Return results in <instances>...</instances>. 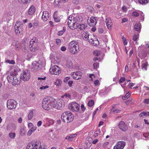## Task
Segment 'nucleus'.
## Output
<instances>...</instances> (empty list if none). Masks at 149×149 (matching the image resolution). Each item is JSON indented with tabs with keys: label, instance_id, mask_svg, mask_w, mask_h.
Instances as JSON below:
<instances>
[{
	"label": "nucleus",
	"instance_id": "11",
	"mask_svg": "<svg viewBox=\"0 0 149 149\" xmlns=\"http://www.w3.org/2000/svg\"><path fill=\"white\" fill-rule=\"evenodd\" d=\"M49 71L51 74L56 75H58L61 72L59 67L56 65L52 66L50 69Z\"/></svg>",
	"mask_w": 149,
	"mask_h": 149
},
{
	"label": "nucleus",
	"instance_id": "22",
	"mask_svg": "<svg viewBox=\"0 0 149 149\" xmlns=\"http://www.w3.org/2000/svg\"><path fill=\"white\" fill-rule=\"evenodd\" d=\"M106 24L108 28L111 29V26L112 25V22L111 19L109 17H107L106 21Z\"/></svg>",
	"mask_w": 149,
	"mask_h": 149
},
{
	"label": "nucleus",
	"instance_id": "34",
	"mask_svg": "<svg viewBox=\"0 0 149 149\" xmlns=\"http://www.w3.org/2000/svg\"><path fill=\"white\" fill-rule=\"evenodd\" d=\"M16 136L15 133L10 132L8 134L9 137L11 139H14Z\"/></svg>",
	"mask_w": 149,
	"mask_h": 149
},
{
	"label": "nucleus",
	"instance_id": "51",
	"mask_svg": "<svg viewBox=\"0 0 149 149\" xmlns=\"http://www.w3.org/2000/svg\"><path fill=\"white\" fill-rule=\"evenodd\" d=\"M125 80V77H121L119 81L120 83H123Z\"/></svg>",
	"mask_w": 149,
	"mask_h": 149
},
{
	"label": "nucleus",
	"instance_id": "64",
	"mask_svg": "<svg viewBox=\"0 0 149 149\" xmlns=\"http://www.w3.org/2000/svg\"><path fill=\"white\" fill-rule=\"evenodd\" d=\"M42 124V122L41 121H39L37 123V125L38 127H40Z\"/></svg>",
	"mask_w": 149,
	"mask_h": 149
},
{
	"label": "nucleus",
	"instance_id": "23",
	"mask_svg": "<svg viewBox=\"0 0 149 149\" xmlns=\"http://www.w3.org/2000/svg\"><path fill=\"white\" fill-rule=\"evenodd\" d=\"M36 8L33 5H32L29 8L28 12L29 15H33L35 13Z\"/></svg>",
	"mask_w": 149,
	"mask_h": 149
},
{
	"label": "nucleus",
	"instance_id": "62",
	"mask_svg": "<svg viewBox=\"0 0 149 149\" xmlns=\"http://www.w3.org/2000/svg\"><path fill=\"white\" fill-rule=\"evenodd\" d=\"M144 102L145 103L148 104L149 103V99H144Z\"/></svg>",
	"mask_w": 149,
	"mask_h": 149
},
{
	"label": "nucleus",
	"instance_id": "26",
	"mask_svg": "<svg viewBox=\"0 0 149 149\" xmlns=\"http://www.w3.org/2000/svg\"><path fill=\"white\" fill-rule=\"evenodd\" d=\"M77 134H71L67 136L65 138L66 139H68L70 141H72V139L76 136Z\"/></svg>",
	"mask_w": 149,
	"mask_h": 149
},
{
	"label": "nucleus",
	"instance_id": "48",
	"mask_svg": "<svg viewBox=\"0 0 149 149\" xmlns=\"http://www.w3.org/2000/svg\"><path fill=\"white\" fill-rule=\"evenodd\" d=\"M122 39L123 40V43L124 45H127V41L126 39L123 36L122 37Z\"/></svg>",
	"mask_w": 149,
	"mask_h": 149
},
{
	"label": "nucleus",
	"instance_id": "45",
	"mask_svg": "<svg viewBox=\"0 0 149 149\" xmlns=\"http://www.w3.org/2000/svg\"><path fill=\"white\" fill-rule=\"evenodd\" d=\"M70 95L68 93H66L62 96V97L63 98H65L66 99L69 98H70Z\"/></svg>",
	"mask_w": 149,
	"mask_h": 149
},
{
	"label": "nucleus",
	"instance_id": "59",
	"mask_svg": "<svg viewBox=\"0 0 149 149\" xmlns=\"http://www.w3.org/2000/svg\"><path fill=\"white\" fill-rule=\"evenodd\" d=\"M73 83V82L72 81H70L68 82V85L70 87H71L72 86Z\"/></svg>",
	"mask_w": 149,
	"mask_h": 149
},
{
	"label": "nucleus",
	"instance_id": "43",
	"mask_svg": "<svg viewBox=\"0 0 149 149\" xmlns=\"http://www.w3.org/2000/svg\"><path fill=\"white\" fill-rule=\"evenodd\" d=\"M6 63L12 64H14L15 63L14 61L13 60H6Z\"/></svg>",
	"mask_w": 149,
	"mask_h": 149
},
{
	"label": "nucleus",
	"instance_id": "32",
	"mask_svg": "<svg viewBox=\"0 0 149 149\" xmlns=\"http://www.w3.org/2000/svg\"><path fill=\"white\" fill-rule=\"evenodd\" d=\"M149 115V112L143 111L141 112L139 114V116L140 117H142L146 115L148 116Z\"/></svg>",
	"mask_w": 149,
	"mask_h": 149
},
{
	"label": "nucleus",
	"instance_id": "36",
	"mask_svg": "<svg viewBox=\"0 0 149 149\" xmlns=\"http://www.w3.org/2000/svg\"><path fill=\"white\" fill-rule=\"evenodd\" d=\"M17 74V72L15 71V70L14 69H11L10 72V75L13 76H15Z\"/></svg>",
	"mask_w": 149,
	"mask_h": 149
},
{
	"label": "nucleus",
	"instance_id": "8",
	"mask_svg": "<svg viewBox=\"0 0 149 149\" xmlns=\"http://www.w3.org/2000/svg\"><path fill=\"white\" fill-rule=\"evenodd\" d=\"M77 22L75 20L74 17L72 15H70L68 19V24L69 27L71 29L75 28V24Z\"/></svg>",
	"mask_w": 149,
	"mask_h": 149
},
{
	"label": "nucleus",
	"instance_id": "38",
	"mask_svg": "<svg viewBox=\"0 0 149 149\" xmlns=\"http://www.w3.org/2000/svg\"><path fill=\"white\" fill-rule=\"evenodd\" d=\"M47 146L43 144L41 145V142H40V144L38 149H47Z\"/></svg>",
	"mask_w": 149,
	"mask_h": 149
},
{
	"label": "nucleus",
	"instance_id": "2",
	"mask_svg": "<svg viewBox=\"0 0 149 149\" xmlns=\"http://www.w3.org/2000/svg\"><path fill=\"white\" fill-rule=\"evenodd\" d=\"M61 118L63 122L67 123H69L73 120L74 116L70 111H66L62 114Z\"/></svg>",
	"mask_w": 149,
	"mask_h": 149
},
{
	"label": "nucleus",
	"instance_id": "40",
	"mask_svg": "<svg viewBox=\"0 0 149 149\" xmlns=\"http://www.w3.org/2000/svg\"><path fill=\"white\" fill-rule=\"evenodd\" d=\"M56 45H57L58 46H59L61 45V41L60 39H56Z\"/></svg>",
	"mask_w": 149,
	"mask_h": 149
},
{
	"label": "nucleus",
	"instance_id": "5",
	"mask_svg": "<svg viewBox=\"0 0 149 149\" xmlns=\"http://www.w3.org/2000/svg\"><path fill=\"white\" fill-rule=\"evenodd\" d=\"M40 144L39 141H33L29 142L27 145L26 149H38Z\"/></svg>",
	"mask_w": 149,
	"mask_h": 149
},
{
	"label": "nucleus",
	"instance_id": "14",
	"mask_svg": "<svg viewBox=\"0 0 149 149\" xmlns=\"http://www.w3.org/2000/svg\"><path fill=\"white\" fill-rule=\"evenodd\" d=\"M71 74L74 79L76 80H79L81 78L82 73L80 71H77L72 72Z\"/></svg>",
	"mask_w": 149,
	"mask_h": 149
},
{
	"label": "nucleus",
	"instance_id": "7",
	"mask_svg": "<svg viewBox=\"0 0 149 149\" xmlns=\"http://www.w3.org/2000/svg\"><path fill=\"white\" fill-rule=\"evenodd\" d=\"M20 78L24 81H28L30 78V72L27 70H23L21 74Z\"/></svg>",
	"mask_w": 149,
	"mask_h": 149
},
{
	"label": "nucleus",
	"instance_id": "58",
	"mask_svg": "<svg viewBox=\"0 0 149 149\" xmlns=\"http://www.w3.org/2000/svg\"><path fill=\"white\" fill-rule=\"evenodd\" d=\"M49 87L48 86L46 85V86H42L40 87V89L41 90L45 89L47 88H48Z\"/></svg>",
	"mask_w": 149,
	"mask_h": 149
},
{
	"label": "nucleus",
	"instance_id": "17",
	"mask_svg": "<svg viewBox=\"0 0 149 149\" xmlns=\"http://www.w3.org/2000/svg\"><path fill=\"white\" fill-rule=\"evenodd\" d=\"M111 110L112 112L116 113H119L121 111L120 108L118 104H113Z\"/></svg>",
	"mask_w": 149,
	"mask_h": 149
},
{
	"label": "nucleus",
	"instance_id": "63",
	"mask_svg": "<svg viewBox=\"0 0 149 149\" xmlns=\"http://www.w3.org/2000/svg\"><path fill=\"white\" fill-rule=\"evenodd\" d=\"M64 33V31H60L58 32V34L59 36H61Z\"/></svg>",
	"mask_w": 149,
	"mask_h": 149
},
{
	"label": "nucleus",
	"instance_id": "47",
	"mask_svg": "<svg viewBox=\"0 0 149 149\" xmlns=\"http://www.w3.org/2000/svg\"><path fill=\"white\" fill-rule=\"evenodd\" d=\"M90 35L88 34V33H86L84 36V39L85 40H88Z\"/></svg>",
	"mask_w": 149,
	"mask_h": 149
},
{
	"label": "nucleus",
	"instance_id": "19",
	"mask_svg": "<svg viewBox=\"0 0 149 149\" xmlns=\"http://www.w3.org/2000/svg\"><path fill=\"white\" fill-rule=\"evenodd\" d=\"M49 17V13L47 11H44L43 12L42 16V19L44 21H47Z\"/></svg>",
	"mask_w": 149,
	"mask_h": 149
},
{
	"label": "nucleus",
	"instance_id": "18",
	"mask_svg": "<svg viewBox=\"0 0 149 149\" xmlns=\"http://www.w3.org/2000/svg\"><path fill=\"white\" fill-rule=\"evenodd\" d=\"M87 23L88 25L90 26H95L97 23L96 17H91L89 20L88 19Z\"/></svg>",
	"mask_w": 149,
	"mask_h": 149
},
{
	"label": "nucleus",
	"instance_id": "60",
	"mask_svg": "<svg viewBox=\"0 0 149 149\" xmlns=\"http://www.w3.org/2000/svg\"><path fill=\"white\" fill-rule=\"evenodd\" d=\"M100 133V132L97 131L94 132V136L95 137L97 136Z\"/></svg>",
	"mask_w": 149,
	"mask_h": 149
},
{
	"label": "nucleus",
	"instance_id": "31",
	"mask_svg": "<svg viewBox=\"0 0 149 149\" xmlns=\"http://www.w3.org/2000/svg\"><path fill=\"white\" fill-rule=\"evenodd\" d=\"M14 83L15 84H18L20 83V79L19 78H17V77L15 76V78H14L13 81Z\"/></svg>",
	"mask_w": 149,
	"mask_h": 149
},
{
	"label": "nucleus",
	"instance_id": "42",
	"mask_svg": "<svg viewBox=\"0 0 149 149\" xmlns=\"http://www.w3.org/2000/svg\"><path fill=\"white\" fill-rule=\"evenodd\" d=\"M148 65V63L147 62H146V63H143L142 65V68H144L146 70Z\"/></svg>",
	"mask_w": 149,
	"mask_h": 149
},
{
	"label": "nucleus",
	"instance_id": "15",
	"mask_svg": "<svg viewBox=\"0 0 149 149\" xmlns=\"http://www.w3.org/2000/svg\"><path fill=\"white\" fill-rule=\"evenodd\" d=\"M125 145V143L124 141H119L116 143L113 149H123Z\"/></svg>",
	"mask_w": 149,
	"mask_h": 149
},
{
	"label": "nucleus",
	"instance_id": "37",
	"mask_svg": "<svg viewBox=\"0 0 149 149\" xmlns=\"http://www.w3.org/2000/svg\"><path fill=\"white\" fill-rule=\"evenodd\" d=\"M139 35L138 34H135L132 37L133 40L134 41H136L139 39Z\"/></svg>",
	"mask_w": 149,
	"mask_h": 149
},
{
	"label": "nucleus",
	"instance_id": "13",
	"mask_svg": "<svg viewBox=\"0 0 149 149\" xmlns=\"http://www.w3.org/2000/svg\"><path fill=\"white\" fill-rule=\"evenodd\" d=\"M19 22H17L15 25V32L16 34L17 35H19L20 33L23 31L22 26H21L19 24Z\"/></svg>",
	"mask_w": 149,
	"mask_h": 149
},
{
	"label": "nucleus",
	"instance_id": "29",
	"mask_svg": "<svg viewBox=\"0 0 149 149\" xmlns=\"http://www.w3.org/2000/svg\"><path fill=\"white\" fill-rule=\"evenodd\" d=\"M131 95V94L129 92H128L124 96L122 97V98L123 100H126L129 98Z\"/></svg>",
	"mask_w": 149,
	"mask_h": 149
},
{
	"label": "nucleus",
	"instance_id": "21",
	"mask_svg": "<svg viewBox=\"0 0 149 149\" xmlns=\"http://www.w3.org/2000/svg\"><path fill=\"white\" fill-rule=\"evenodd\" d=\"M146 45L148 48L146 49V51L144 53H142V57L141 58V59L146 57L148 54L149 55V43L146 44Z\"/></svg>",
	"mask_w": 149,
	"mask_h": 149
},
{
	"label": "nucleus",
	"instance_id": "20",
	"mask_svg": "<svg viewBox=\"0 0 149 149\" xmlns=\"http://www.w3.org/2000/svg\"><path fill=\"white\" fill-rule=\"evenodd\" d=\"M87 27V26L85 24H80L77 25V30L78 31H84Z\"/></svg>",
	"mask_w": 149,
	"mask_h": 149
},
{
	"label": "nucleus",
	"instance_id": "28",
	"mask_svg": "<svg viewBox=\"0 0 149 149\" xmlns=\"http://www.w3.org/2000/svg\"><path fill=\"white\" fill-rule=\"evenodd\" d=\"M33 116V113L32 110H30L28 115V118L29 120L32 119Z\"/></svg>",
	"mask_w": 149,
	"mask_h": 149
},
{
	"label": "nucleus",
	"instance_id": "46",
	"mask_svg": "<svg viewBox=\"0 0 149 149\" xmlns=\"http://www.w3.org/2000/svg\"><path fill=\"white\" fill-rule=\"evenodd\" d=\"M72 64V62L71 61H70V60H67L66 61V65L67 67H69L71 66V65Z\"/></svg>",
	"mask_w": 149,
	"mask_h": 149
},
{
	"label": "nucleus",
	"instance_id": "53",
	"mask_svg": "<svg viewBox=\"0 0 149 149\" xmlns=\"http://www.w3.org/2000/svg\"><path fill=\"white\" fill-rule=\"evenodd\" d=\"M122 9L123 12H126L127 11V7L125 6H123L122 7Z\"/></svg>",
	"mask_w": 149,
	"mask_h": 149
},
{
	"label": "nucleus",
	"instance_id": "35",
	"mask_svg": "<svg viewBox=\"0 0 149 149\" xmlns=\"http://www.w3.org/2000/svg\"><path fill=\"white\" fill-rule=\"evenodd\" d=\"M19 2L24 4L29 3L31 0H18Z\"/></svg>",
	"mask_w": 149,
	"mask_h": 149
},
{
	"label": "nucleus",
	"instance_id": "33",
	"mask_svg": "<svg viewBox=\"0 0 149 149\" xmlns=\"http://www.w3.org/2000/svg\"><path fill=\"white\" fill-rule=\"evenodd\" d=\"M140 4L142 5H146L148 3V0H138Z\"/></svg>",
	"mask_w": 149,
	"mask_h": 149
},
{
	"label": "nucleus",
	"instance_id": "56",
	"mask_svg": "<svg viewBox=\"0 0 149 149\" xmlns=\"http://www.w3.org/2000/svg\"><path fill=\"white\" fill-rule=\"evenodd\" d=\"M94 84L95 86H97L99 84V81L98 80H96L94 81Z\"/></svg>",
	"mask_w": 149,
	"mask_h": 149
},
{
	"label": "nucleus",
	"instance_id": "57",
	"mask_svg": "<svg viewBox=\"0 0 149 149\" xmlns=\"http://www.w3.org/2000/svg\"><path fill=\"white\" fill-rule=\"evenodd\" d=\"M70 77H65L64 79V82L65 83L66 82L70 79Z\"/></svg>",
	"mask_w": 149,
	"mask_h": 149
},
{
	"label": "nucleus",
	"instance_id": "44",
	"mask_svg": "<svg viewBox=\"0 0 149 149\" xmlns=\"http://www.w3.org/2000/svg\"><path fill=\"white\" fill-rule=\"evenodd\" d=\"M39 67L38 65H37L36 64L33 63L32 65V68L34 70H37L38 69Z\"/></svg>",
	"mask_w": 149,
	"mask_h": 149
},
{
	"label": "nucleus",
	"instance_id": "52",
	"mask_svg": "<svg viewBox=\"0 0 149 149\" xmlns=\"http://www.w3.org/2000/svg\"><path fill=\"white\" fill-rule=\"evenodd\" d=\"M93 67L94 69H96L97 68L99 65V63H94L93 64Z\"/></svg>",
	"mask_w": 149,
	"mask_h": 149
},
{
	"label": "nucleus",
	"instance_id": "24",
	"mask_svg": "<svg viewBox=\"0 0 149 149\" xmlns=\"http://www.w3.org/2000/svg\"><path fill=\"white\" fill-rule=\"evenodd\" d=\"M75 20L77 21V22H81L83 20L82 17L81 15H78L76 17H74Z\"/></svg>",
	"mask_w": 149,
	"mask_h": 149
},
{
	"label": "nucleus",
	"instance_id": "49",
	"mask_svg": "<svg viewBox=\"0 0 149 149\" xmlns=\"http://www.w3.org/2000/svg\"><path fill=\"white\" fill-rule=\"evenodd\" d=\"M132 15L134 16L138 17L139 15V13L138 12L134 11L133 12Z\"/></svg>",
	"mask_w": 149,
	"mask_h": 149
},
{
	"label": "nucleus",
	"instance_id": "25",
	"mask_svg": "<svg viewBox=\"0 0 149 149\" xmlns=\"http://www.w3.org/2000/svg\"><path fill=\"white\" fill-rule=\"evenodd\" d=\"M141 25L140 24H136L134 26V29L137 31H139L141 29Z\"/></svg>",
	"mask_w": 149,
	"mask_h": 149
},
{
	"label": "nucleus",
	"instance_id": "41",
	"mask_svg": "<svg viewBox=\"0 0 149 149\" xmlns=\"http://www.w3.org/2000/svg\"><path fill=\"white\" fill-rule=\"evenodd\" d=\"M93 54L94 55L96 56H98L100 54V52L99 51L95 50L94 51Z\"/></svg>",
	"mask_w": 149,
	"mask_h": 149
},
{
	"label": "nucleus",
	"instance_id": "6",
	"mask_svg": "<svg viewBox=\"0 0 149 149\" xmlns=\"http://www.w3.org/2000/svg\"><path fill=\"white\" fill-rule=\"evenodd\" d=\"M29 47L31 51L35 52L38 49V42L35 40L31 39L30 42Z\"/></svg>",
	"mask_w": 149,
	"mask_h": 149
},
{
	"label": "nucleus",
	"instance_id": "3",
	"mask_svg": "<svg viewBox=\"0 0 149 149\" xmlns=\"http://www.w3.org/2000/svg\"><path fill=\"white\" fill-rule=\"evenodd\" d=\"M51 103L52 108H54L58 110L62 109L65 106L64 101L61 99H59L57 101L54 99H52V102Z\"/></svg>",
	"mask_w": 149,
	"mask_h": 149
},
{
	"label": "nucleus",
	"instance_id": "27",
	"mask_svg": "<svg viewBox=\"0 0 149 149\" xmlns=\"http://www.w3.org/2000/svg\"><path fill=\"white\" fill-rule=\"evenodd\" d=\"M15 78V76H13L9 75L7 77V79L9 82H13L14 78Z\"/></svg>",
	"mask_w": 149,
	"mask_h": 149
},
{
	"label": "nucleus",
	"instance_id": "54",
	"mask_svg": "<svg viewBox=\"0 0 149 149\" xmlns=\"http://www.w3.org/2000/svg\"><path fill=\"white\" fill-rule=\"evenodd\" d=\"M32 131V130H31L30 129L28 131L27 134L28 136H30L32 134V133L33 132Z\"/></svg>",
	"mask_w": 149,
	"mask_h": 149
},
{
	"label": "nucleus",
	"instance_id": "61",
	"mask_svg": "<svg viewBox=\"0 0 149 149\" xmlns=\"http://www.w3.org/2000/svg\"><path fill=\"white\" fill-rule=\"evenodd\" d=\"M31 128L30 129L31 130H32V131L33 132L35 131L37 129V127L36 126H34V127H31Z\"/></svg>",
	"mask_w": 149,
	"mask_h": 149
},
{
	"label": "nucleus",
	"instance_id": "9",
	"mask_svg": "<svg viewBox=\"0 0 149 149\" xmlns=\"http://www.w3.org/2000/svg\"><path fill=\"white\" fill-rule=\"evenodd\" d=\"M17 104V102L13 99L8 100L7 102V106L9 109H13L16 108Z\"/></svg>",
	"mask_w": 149,
	"mask_h": 149
},
{
	"label": "nucleus",
	"instance_id": "39",
	"mask_svg": "<svg viewBox=\"0 0 149 149\" xmlns=\"http://www.w3.org/2000/svg\"><path fill=\"white\" fill-rule=\"evenodd\" d=\"M94 102L93 100H91L89 101L88 103V105L90 107H91L94 104Z\"/></svg>",
	"mask_w": 149,
	"mask_h": 149
},
{
	"label": "nucleus",
	"instance_id": "30",
	"mask_svg": "<svg viewBox=\"0 0 149 149\" xmlns=\"http://www.w3.org/2000/svg\"><path fill=\"white\" fill-rule=\"evenodd\" d=\"M62 82L61 80L59 79H57L56 80V81L55 82L54 84L57 86L59 87V86H60Z\"/></svg>",
	"mask_w": 149,
	"mask_h": 149
},
{
	"label": "nucleus",
	"instance_id": "12",
	"mask_svg": "<svg viewBox=\"0 0 149 149\" xmlns=\"http://www.w3.org/2000/svg\"><path fill=\"white\" fill-rule=\"evenodd\" d=\"M88 40L90 43L93 45L96 46L98 44L99 42L97 40L96 37L93 34H91L89 36Z\"/></svg>",
	"mask_w": 149,
	"mask_h": 149
},
{
	"label": "nucleus",
	"instance_id": "50",
	"mask_svg": "<svg viewBox=\"0 0 149 149\" xmlns=\"http://www.w3.org/2000/svg\"><path fill=\"white\" fill-rule=\"evenodd\" d=\"M109 143L108 142H106L104 143L102 145V147L104 148H105L107 147V145H109Z\"/></svg>",
	"mask_w": 149,
	"mask_h": 149
},
{
	"label": "nucleus",
	"instance_id": "4",
	"mask_svg": "<svg viewBox=\"0 0 149 149\" xmlns=\"http://www.w3.org/2000/svg\"><path fill=\"white\" fill-rule=\"evenodd\" d=\"M52 100L49 99L48 98H44L42 101V108L45 109L47 110H50V107L52 108V106L51 103L52 102Z\"/></svg>",
	"mask_w": 149,
	"mask_h": 149
},
{
	"label": "nucleus",
	"instance_id": "16",
	"mask_svg": "<svg viewBox=\"0 0 149 149\" xmlns=\"http://www.w3.org/2000/svg\"><path fill=\"white\" fill-rule=\"evenodd\" d=\"M119 128L124 132L126 131L128 129L127 125L123 121H121L118 124Z\"/></svg>",
	"mask_w": 149,
	"mask_h": 149
},
{
	"label": "nucleus",
	"instance_id": "55",
	"mask_svg": "<svg viewBox=\"0 0 149 149\" xmlns=\"http://www.w3.org/2000/svg\"><path fill=\"white\" fill-rule=\"evenodd\" d=\"M54 19L55 21L56 22H58L60 21V18L56 17L54 16Z\"/></svg>",
	"mask_w": 149,
	"mask_h": 149
},
{
	"label": "nucleus",
	"instance_id": "10",
	"mask_svg": "<svg viewBox=\"0 0 149 149\" xmlns=\"http://www.w3.org/2000/svg\"><path fill=\"white\" fill-rule=\"evenodd\" d=\"M68 108L71 111L73 112L78 111L79 109V106L76 102H73L68 105Z\"/></svg>",
	"mask_w": 149,
	"mask_h": 149
},
{
	"label": "nucleus",
	"instance_id": "1",
	"mask_svg": "<svg viewBox=\"0 0 149 149\" xmlns=\"http://www.w3.org/2000/svg\"><path fill=\"white\" fill-rule=\"evenodd\" d=\"M79 46L78 42L75 40H72L68 44V49L72 54H76L79 51Z\"/></svg>",
	"mask_w": 149,
	"mask_h": 149
}]
</instances>
